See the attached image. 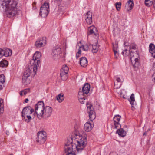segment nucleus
I'll use <instances>...</instances> for the list:
<instances>
[{"mask_svg": "<svg viewBox=\"0 0 155 155\" xmlns=\"http://www.w3.org/2000/svg\"><path fill=\"white\" fill-rule=\"evenodd\" d=\"M116 133L122 137H124L126 134V132L123 129H119L117 131Z\"/></svg>", "mask_w": 155, "mask_h": 155, "instance_id": "obj_24", "label": "nucleus"}, {"mask_svg": "<svg viewBox=\"0 0 155 155\" xmlns=\"http://www.w3.org/2000/svg\"><path fill=\"white\" fill-rule=\"evenodd\" d=\"M22 119L25 122L28 123L30 122L32 119V117L29 115H22Z\"/></svg>", "mask_w": 155, "mask_h": 155, "instance_id": "obj_21", "label": "nucleus"}, {"mask_svg": "<svg viewBox=\"0 0 155 155\" xmlns=\"http://www.w3.org/2000/svg\"><path fill=\"white\" fill-rule=\"evenodd\" d=\"M146 132H145L144 133L143 135H146Z\"/></svg>", "mask_w": 155, "mask_h": 155, "instance_id": "obj_53", "label": "nucleus"}, {"mask_svg": "<svg viewBox=\"0 0 155 155\" xmlns=\"http://www.w3.org/2000/svg\"><path fill=\"white\" fill-rule=\"evenodd\" d=\"M0 3L8 17H13L17 13V0H0Z\"/></svg>", "mask_w": 155, "mask_h": 155, "instance_id": "obj_2", "label": "nucleus"}, {"mask_svg": "<svg viewBox=\"0 0 155 155\" xmlns=\"http://www.w3.org/2000/svg\"><path fill=\"white\" fill-rule=\"evenodd\" d=\"M122 97L124 98H126L125 97V95H123L122 94V97Z\"/></svg>", "mask_w": 155, "mask_h": 155, "instance_id": "obj_51", "label": "nucleus"}, {"mask_svg": "<svg viewBox=\"0 0 155 155\" xmlns=\"http://www.w3.org/2000/svg\"><path fill=\"white\" fill-rule=\"evenodd\" d=\"M34 112V110L30 106L25 107L23 109L21 114L23 115H30Z\"/></svg>", "mask_w": 155, "mask_h": 155, "instance_id": "obj_10", "label": "nucleus"}, {"mask_svg": "<svg viewBox=\"0 0 155 155\" xmlns=\"http://www.w3.org/2000/svg\"><path fill=\"white\" fill-rule=\"evenodd\" d=\"M90 88V85L88 84H85L83 87L82 89V91L83 94H87L89 91Z\"/></svg>", "mask_w": 155, "mask_h": 155, "instance_id": "obj_15", "label": "nucleus"}, {"mask_svg": "<svg viewBox=\"0 0 155 155\" xmlns=\"http://www.w3.org/2000/svg\"><path fill=\"white\" fill-rule=\"evenodd\" d=\"M152 80L155 82V71L154 74L152 75Z\"/></svg>", "mask_w": 155, "mask_h": 155, "instance_id": "obj_44", "label": "nucleus"}, {"mask_svg": "<svg viewBox=\"0 0 155 155\" xmlns=\"http://www.w3.org/2000/svg\"><path fill=\"white\" fill-rule=\"evenodd\" d=\"M8 62L6 60H2L0 62V66L2 67H5L7 66Z\"/></svg>", "mask_w": 155, "mask_h": 155, "instance_id": "obj_27", "label": "nucleus"}, {"mask_svg": "<svg viewBox=\"0 0 155 155\" xmlns=\"http://www.w3.org/2000/svg\"><path fill=\"white\" fill-rule=\"evenodd\" d=\"M114 124L115 128L116 129L119 127V126L120 125L118 122H114Z\"/></svg>", "mask_w": 155, "mask_h": 155, "instance_id": "obj_39", "label": "nucleus"}, {"mask_svg": "<svg viewBox=\"0 0 155 155\" xmlns=\"http://www.w3.org/2000/svg\"><path fill=\"white\" fill-rule=\"evenodd\" d=\"M153 69L154 71H155V63L153 64Z\"/></svg>", "mask_w": 155, "mask_h": 155, "instance_id": "obj_46", "label": "nucleus"}, {"mask_svg": "<svg viewBox=\"0 0 155 155\" xmlns=\"http://www.w3.org/2000/svg\"><path fill=\"white\" fill-rule=\"evenodd\" d=\"M153 0H145V4L147 6H150L153 4Z\"/></svg>", "mask_w": 155, "mask_h": 155, "instance_id": "obj_30", "label": "nucleus"}, {"mask_svg": "<svg viewBox=\"0 0 155 155\" xmlns=\"http://www.w3.org/2000/svg\"><path fill=\"white\" fill-rule=\"evenodd\" d=\"M35 113L39 119L42 118L46 119L51 116L52 112V108L49 106L44 107L43 101L38 102L35 107Z\"/></svg>", "mask_w": 155, "mask_h": 155, "instance_id": "obj_3", "label": "nucleus"}, {"mask_svg": "<svg viewBox=\"0 0 155 155\" xmlns=\"http://www.w3.org/2000/svg\"><path fill=\"white\" fill-rule=\"evenodd\" d=\"M153 6H154V8H155V1L154 2Z\"/></svg>", "mask_w": 155, "mask_h": 155, "instance_id": "obj_52", "label": "nucleus"}, {"mask_svg": "<svg viewBox=\"0 0 155 155\" xmlns=\"http://www.w3.org/2000/svg\"><path fill=\"white\" fill-rule=\"evenodd\" d=\"M29 101L28 99V98H26L25 99V103H27Z\"/></svg>", "mask_w": 155, "mask_h": 155, "instance_id": "obj_49", "label": "nucleus"}, {"mask_svg": "<svg viewBox=\"0 0 155 155\" xmlns=\"http://www.w3.org/2000/svg\"><path fill=\"white\" fill-rule=\"evenodd\" d=\"M99 46L97 43H95L92 45V51L94 53H96L98 51Z\"/></svg>", "mask_w": 155, "mask_h": 155, "instance_id": "obj_26", "label": "nucleus"}, {"mask_svg": "<svg viewBox=\"0 0 155 155\" xmlns=\"http://www.w3.org/2000/svg\"><path fill=\"white\" fill-rule=\"evenodd\" d=\"M86 18H92V13L90 11H88L85 15Z\"/></svg>", "mask_w": 155, "mask_h": 155, "instance_id": "obj_37", "label": "nucleus"}, {"mask_svg": "<svg viewBox=\"0 0 155 155\" xmlns=\"http://www.w3.org/2000/svg\"><path fill=\"white\" fill-rule=\"evenodd\" d=\"M3 100L2 99H0V114L3 113L4 111L3 105L2 104Z\"/></svg>", "mask_w": 155, "mask_h": 155, "instance_id": "obj_32", "label": "nucleus"}, {"mask_svg": "<svg viewBox=\"0 0 155 155\" xmlns=\"http://www.w3.org/2000/svg\"><path fill=\"white\" fill-rule=\"evenodd\" d=\"M131 51H130L129 49L127 50L126 49L123 51L122 53L124 56H128L129 55V54Z\"/></svg>", "mask_w": 155, "mask_h": 155, "instance_id": "obj_33", "label": "nucleus"}, {"mask_svg": "<svg viewBox=\"0 0 155 155\" xmlns=\"http://www.w3.org/2000/svg\"><path fill=\"white\" fill-rule=\"evenodd\" d=\"M78 98L79 101L81 103L84 104V103L85 100V97L81 91H79L78 92Z\"/></svg>", "mask_w": 155, "mask_h": 155, "instance_id": "obj_17", "label": "nucleus"}, {"mask_svg": "<svg viewBox=\"0 0 155 155\" xmlns=\"http://www.w3.org/2000/svg\"><path fill=\"white\" fill-rule=\"evenodd\" d=\"M134 60H135V62H138V58H135L134 59Z\"/></svg>", "mask_w": 155, "mask_h": 155, "instance_id": "obj_47", "label": "nucleus"}, {"mask_svg": "<svg viewBox=\"0 0 155 155\" xmlns=\"http://www.w3.org/2000/svg\"><path fill=\"white\" fill-rule=\"evenodd\" d=\"M114 55L116 58H117L118 56V53H117V54H116V55Z\"/></svg>", "mask_w": 155, "mask_h": 155, "instance_id": "obj_50", "label": "nucleus"}, {"mask_svg": "<svg viewBox=\"0 0 155 155\" xmlns=\"http://www.w3.org/2000/svg\"><path fill=\"white\" fill-rule=\"evenodd\" d=\"M2 51V49H0V58L4 56V53Z\"/></svg>", "mask_w": 155, "mask_h": 155, "instance_id": "obj_41", "label": "nucleus"}, {"mask_svg": "<svg viewBox=\"0 0 155 155\" xmlns=\"http://www.w3.org/2000/svg\"><path fill=\"white\" fill-rule=\"evenodd\" d=\"M29 91L30 89L27 88L21 91L20 92L19 94L21 96L23 95V94H24V95H25L27 93L29 92Z\"/></svg>", "mask_w": 155, "mask_h": 155, "instance_id": "obj_31", "label": "nucleus"}, {"mask_svg": "<svg viewBox=\"0 0 155 155\" xmlns=\"http://www.w3.org/2000/svg\"><path fill=\"white\" fill-rule=\"evenodd\" d=\"M116 81H117V83H120V84H121V79L120 78H116Z\"/></svg>", "mask_w": 155, "mask_h": 155, "instance_id": "obj_43", "label": "nucleus"}, {"mask_svg": "<svg viewBox=\"0 0 155 155\" xmlns=\"http://www.w3.org/2000/svg\"><path fill=\"white\" fill-rule=\"evenodd\" d=\"M97 29L94 26H91L88 28V34H91L93 33L95 34V32H97Z\"/></svg>", "mask_w": 155, "mask_h": 155, "instance_id": "obj_20", "label": "nucleus"}, {"mask_svg": "<svg viewBox=\"0 0 155 155\" xmlns=\"http://www.w3.org/2000/svg\"><path fill=\"white\" fill-rule=\"evenodd\" d=\"M41 56V53L39 51H36L34 54L33 58L34 59L40 60V58Z\"/></svg>", "mask_w": 155, "mask_h": 155, "instance_id": "obj_25", "label": "nucleus"}, {"mask_svg": "<svg viewBox=\"0 0 155 155\" xmlns=\"http://www.w3.org/2000/svg\"><path fill=\"white\" fill-rule=\"evenodd\" d=\"M136 48V46L135 45H132L130 48L129 50L130 51H132V49L135 50Z\"/></svg>", "mask_w": 155, "mask_h": 155, "instance_id": "obj_42", "label": "nucleus"}, {"mask_svg": "<svg viewBox=\"0 0 155 155\" xmlns=\"http://www.w3.org/2000/svg\"><path fill=\"white\" fill-rule=\"evenodd\" d=\"M89 47L87 45L85 44L84 45H82L81 46L79 47L78 51L76 54V58H78L80 56L81 54V50H83L84 51H87L89 49Z\"/></svg>", "mask_w": 155, "mask_h": 155, "instance_id": "obj_12", "label": "nucleus"}, {"mask_svg": "<svg viewBox=\"0 0 155 155\" xmlns=\"http://www.w3.org/2000/svg\"><path fill=\"white\" fill-rule=\"evenodd\" d=\"M134 5L133 0H129L125 5V8L127 11L130 12L133 8Z\"/></svg>", "mask_w": 155, "mask_h": 155, "instance_id": "obj_13", "label": "nucleus"}, {"mask_svg": "<svg viewBox=\"0 0 155 155\" xmlns=\"http://www.w3.org/2000/svg\"><path fill=\"white\" fill-rule=\"evenodd\" d=\"M121 84H119L118 86H117V82L115 83V85H114V88L117 89L116 91L117 92L118 94H119L120 97H122V92L119 89H118L119 88Z\"/></svg>", "mask_w": 155, "mask_h": 155, "instance_id": "obj_29", "label": "nucleus"}, {"mask_svg": "<svg viewBox=\"0 0 155 155\" xmlns=\"http://www.w3.org/2000/svg\"><path fill=\"white\" fill-rule=\"evenodd\" d=\"M51 54L54 57L59 58V57H65L66 54L65 52H61L60 48L57 47L54 48L52 50Z\"/></svg>", "mask_w": 155, "mask_h": 155, "instance_id": "obj_6", "label": "nucleus"}, {"mask_svg": "<svg viewBox=\"0 0 155 155\" xmlns=\"http://www.w3.org/2000/svg\"><path fill=\"white\" fill-rule=\"evenodd\" d=\"M149 51L151 54L152 56L155 58V46L152 43L150 44Z\"/></svg>", "mask_w": 155, "mask_h": 155, "instance_id": "obj_16", "label": "nucleus"}, {"mask_svg": "<svg viewBox=\"0 0 155 155\" xmlns=\"http://www.w3.org/2000/svg\"><path fill=\"white\" fill-rule=\"evenodd\" d=\"M80 64L81 66L84 67L86 66L87 65V61L85 57H83L80 58Z\"/></svg>", "mask_w": 155, "mask_h": 155, "instance_id": "obj_19", "label": "nucleus"}, {"mask_svg": "<svg viewBox=\"0 0 155 155\" xmlns=\"http://www.w3.org/2000/svg\"><path fill=\"white\" fill-rule=\"evenodd\" d=\"M49 10V4L48 3H45L41 7L39 12V15L45 18L48 15Z\"/></svg>", "mask_w": 155, "mask_h": 155, "instance_id": "obj_5", "label": "nucleus"}, {"mask_svg": "<svg viewBox=\"0 0 155 155\" xmlns=\"http://www.w3.org/2000/svg\"><path fill=\"white\" fill-rule=\"evenodd\" d=\"M68 70V68L66 65H64L61 69L60 75L61 79L63 80H65L67 79Z\"/></svg>", "mask_w": 155, "mask_h": 155, "instance_id": "obj_9", "label": "nucleus"}, {"mask_svg": "<svg viewBox=\"0 0 155 155\" xmlns=\"http://www.w3.org/2000/svg\"><path fill=\"white\" fill-rule=\"evenodd\" d=\"M57 100L59 103L62 102L64 100V97L63 94H60L56 97Z\"/></svg>", "mask_w": 155, "mask_h": 155, "instance_id": "obj_23", "label": "nucleus"}, {"mask_svg": "<svg viewBox=\"0 0 155 155\" xmlns=\"http://www.w3.org/2000/svg\"><path fill=\"white\" fill-rule=\"evenodd\" d=\"M121 3L120 2H118L115 4V6L117 10L119 11L120 10Z\"/></svg>", "mask_w": 155, "mask_h": 155, "instance_id": "obj_35", "label": "nucleus"}, {"mask_svg": "<svg viewBox=\"0 0 155 155\" xmlns=\"http://www.w3.org/2000/svg\"><path fill=\"white\" fill-rule=\"evenodd\" d=\"M2 51L4 53V56L6 57L11 56L12 54V51L8 48L2 49Z\"/></svg>", "mask_w": 155, "mask_h": 155, "instance_id": "obj_18", "label": "nucleus"}, {"mask_svg": "<svg viewBox=\"0 0 155 155\" xmlns=\"http://www.w3.org/2000/svg\"><path fill=\"white\" fill-rule=\"evenodd\" d=\"M87 144V139L85 137H82L79 133L76 131L71 139L67 140L64 147L66 155H75L73 150L74 147L78 152H80L85 147Z\"/></svg>", "mask_w": 155, "mask_h": 155, "instance_id": "obj_1", "label": "nucleus"}, {"mask_svg": "<svg viewBox=\"0 0 155 155\" xmlns=\"http://www.w3.org/2000/svg\"><path fill=\"white\" fill-rule=\"evenodd\" d=\"M46 43L45 39L41 38L36 41L35 45L37 47L39 48L45 46Z\"/></svg>", "mask_w": 155, "mask_h": 155, "instance_id": "obj_11", "label": "nucleus"}, {"mask_svg": "<svg viewBox=\"0 0 155 155\" xmlns=\"http://www.w3.org/2000/svg\"><path fill=\"white\" fill-rule=\"evenodd\" d=\"M129 101L131 105V109L132 110H134L136 106L135 104V99L134 97V94H132L130 98L129 99Z\"/></svg>", "mask_w": 155, "mask_h": 155, "instance_id": "obj_14", "label": "nucleus"}, {"mask_svg": "<svg viewBox=\"0 0 155 155\" xmlns=\"http://www.w3.org/2000/svg\"><path fill=\"white\" fill-rule=\"evenodd\" d=\"M87 111L89 114V116L91 122H87L85 123L84 126V129L87 132H89L92 130L94 126L92 121L94 120L96 117L95 112L93 110V108L90 103H87Z\"/></svg>", "mask_w": 155, "mask_h": 155, "instance_id": "obj_4", "label": "nucleus"}, {"mask_svg": "<svg viewBox=\"0 0 155 155\" xmlns=\"http://www.w3.org/2000/svg\"><path fill=\"white\" fill-rule=\"evenodd\" d=\"M121 117L119 115H116L114 117L113 119L114 122H118L120 120Z\"/></svg>", "mask_w": 155, "mask_h": 155, "instance_id": "obj_36", "label": "nucleus"}, {"mask_svg": "<svg viewBox=\"0 0 155 155\" xmlns=\"http://www.w3.org/2000/svg\"><path fill=\"white\" fill-rule=\"evenodd\" d=\"M134 52H132V51H131L130 53L129 54V55L130 58V59L132 60V59L133 57L134 56Z\"/></svg>", "mask_w": 155, "mask_h": 155, "instance_id": "obj_40", "label": "nucleus"}, {"mask_svg": "<svg viewBox=\"0 0 155 155\" xmlns=\"http://www.w3.org/2000/svg\"><path fill=\"white\" fill-rule=\"evenodd\" d=\"M6 134L7 135H9V132L8 131H6Z\"/></svg>", "mask_w": 155, "mask_h": 155, "instance_id": "obj_48", "label": "nucleus"}, {"mask_svg": "<svg viewBox=\"0 0 155 155\" xmlns=\"http://www.w3.org/2000/svg\"><path fill=\"white\" fill-rule=\"evenodd\" d=\"M38 138L37 140V142L40 144H43L45 143L46 139V134L44 131L39 132L38 134Z\"/></svg>", "mask_w": 155, "mask_h": 155, "instance_id": "obj_8", "label": "nucleus"}, {"mask_svg": "<svg viewBox=\"0 0 155 155\" xmlns=\"http://www.w3.org/2000/svg\"><path fill=\"white\" fill-rule=\"evenodd\" d=\"M40 63V60L34 59L33 58L30 61L31 65L33 67V73L34 75L36 73L38 68L39 67Z\"/></svg>", "mask_w": 155, "mask_h": 155, "instance_id": "obj_7", "label": "nucleus"}, {"mask_svg": "<svg viewBox=\"0 0 155 155\" xmlns=\"http://www.w3.org/2000/svg\"><path fill=\"white\" fill-rule=\"evenodd\" d=\"M85 20L87 23L88 24H91L92 22V18H86Z\"/></svg>", "mask_w": 155, "mask_h": 155, "instance_id": "obj_38", "label": "nucleus"}, {"mask_svg": "<svg viewBox=\"0 0 155 155\" xmlns=\"http://www.w3.org/2000/svg\"><path fill=\"white\" fill-rule=\"evenodd\" d=\"M5 76L3 74L0 75V83L1 84H3L5 82Z\"/></svg>", "mask_w": 155, "mask_h": 155, "instance_id": "obj_34", "label": "nucleus"}, {"mask_svg": "<svg viewBox=\"0 0 155 155\" xmlns=\"http://www.w3.org/2000/svg\"><path fill=\"white\" fill-rule=\"evenodd\" d=\"M31 77H23L22 78V82L25 85H27L29 84L31 82L30 80Z\"/></svg>", "mask_w": 155, "mask_h": 155, "instance_id": "obj_22", "label": "nucleus"}, {"mask_svg": "<svg viewBox=\"0 0 155 155\" xmlns=\"http://www.w3.org/2000/svg\"><path fill=\"white\" fill-rule=\"evenodd\" d=\"M31 71L29 68L27 69L24 72L23 77H29L31 74Z\"/></svg>", "mask_w": 155, "mask_h": 155, "instance_id": "obj_28", "label": "nucleus"}, {"mask_svg": "<svg viewBox=\"0 0 155 155\" xmlns=\"http://www.w3.org/2000/svg\"><path fill=\"white\" fill-rule=\"evenodd\" d=\"M113 50L114 52V55H116V54H117L118 53L117 51L116 50H115L114 48Z\"/></svg>", "mask_w": 155, "mask_h": 155, "instance_id": "obj_45", "label": "nucleus"}]
</instances>
